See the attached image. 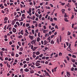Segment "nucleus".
I'll use <instances>...</instances> for the list:
<instances>
[{
  "label": "nucleus",
  "mask_w": 77,
  "mask_h": 77,
  "mask_svg": "<svg viewBox=\"0 0 77 77\" xmlns=\"http://www.w3.org/2000/svg\"><path fill=\"white\" fill-rule=\"evenodd\" d=\"M18 44L19 45V46H21V43L20 42H18Z\"/></svg>",
  "instance_id": "e433bc0d"
},
{
  "label": "nucleus",
  "mask_w": 77,
  "mask_h": 77,
  "mask_svg": "<svg viewBox=\"0 0 77 77\" xmlns=\"http://www.w3.org/2000/svg\"><path fill=\"white\" fill-rule=\"evenodd\" d=\"M40 35H41V34L40 33V32H38V36L39 37H40Z\"/></svg>",
  "instance_id": "774afa93"
},
{
  "label": "nucleus",
  "mask_w": 77,
  "mask_h": 77,
  "mask_svg": "<svg viewBox=\"0 0 77 77\" xmlns=\"http://www.w3.org/2000/svg\"><path fill=\"white\" fill-rule=\"evenodd\" d=\"M26 61H29V60H30V59L29 58H27L26 59Z\"/></svg>",
  "instance_id": "f704fd0d"
},
{
  "label": "nucleus",
  "mask_w": 77,
  "mask_h": 77,
  "mask_svg": "<svg viewBox=\"0 0 77 77\" xmlns=\"http://www.w3.org/2000/svg\"><path fill=\"white\" fill-rule=\"evenodd\" d=\"M71 61L72 62H75V60L74 59H72L71 60Z\"/></svg>",
  "instance_id": "bb28decb"
},
{
  "label": "nucleus",
  "mask_w": 77,
  "mask_h": 77,
  "mask_svg": "<svg viewBox=\"0 0 77 77\" xmlns=\"http://www.w3.org/2000/svg\"><path fill=\"white\" fill-rule=\"evenodd\" d=\"M18 37L19 38H23V36H22V35H20L19 36H18Z\"/></svg>",
  "instance_id": "b1692460"
},
{
  "label": "nucleus",
  "mask_w": 77,
  "mask_h": 77,
  "mask_svg": "<svg viewBox=\"0 0 77 77\" xmlns=\"http://www.w3.org/2000/svg\"><path fill=\"white\" fill-rule=\"evenodd\" d=\"M8 17H5L4 18V21H8Z\"/></svg>",
  "instance_id": "9d476101"
},
{
  "label": "nucleus",
  "mask_w": 77,
  "mask_h": 77,
  "mask_svg": "<svg viewBox=\"0 0 77 77\" xmlns=\"http://www.w3.org/2000/svg\"><path fill=\"white\" fill-rule=\"evenodd\" d=\"M19 50L20 51H23V48L22 47H21L19 48Z\"/></svg>",
  "instance_id": "ddd939ff"
},
{
  "label": "nucleus",
  "mask_w": 77,
  "mask_h": 77,
  "mask_svg": "<svg viewBox=\"0 0 77 77\" xmlns=\"http://www.w3.org/2000/svg\"><path fill=\"white\" fill-rule=\"evenodd\" d=\"M0 66L1 67H3V64H2V63H0Z\"/></svg>",
  "instance_id": "49530a36"
},
{
  "label": "nucleus",
  "mask_w": 77,
  "mask_h": 77,
  "mask_svg": "<svg viewBox=\"0 0 77 77\" xmlns=\"http://www.w3.org/2000/svg\"><path fill=\"white\" fill-rule=\"evenodd\" d=\"M41 23H39L38 24V26L39 27H41Z\"/></svg>",
  "instance_id": "79ce46f5"
},
{
  "label": "nucleus",
  "mask_w": 77,
  "mask_h": 77,
  "mask_svg": "<svg viewBox=\"0 0 77 77\" xmlns=\"http://www.w3.org/2000/svg\"><path fill=\"white\" fill-rule=\"evenodd\" d=\"M32 29H34L35 28V26H34L33 25H32L31 26Z\"/></svg>",
  "instance_id": "052dcab7"
},
{
  "label": "nucleus",
  "mask_w": 77,
  "mask_h": 77,
  "mask_svg": "<svg viewBox=\"0 0 77 77\" xmlns=\"http://www.w3.org/2000/svg\"><path fill=\"white\" fill-rule=\"evenodd\" d=\"M40 54V53H39V51H37L36 53V55H39V54Z\"/></svg>",
  "instance_id": "a211bd4d"
},
{
  "label": "nucleus",
  "mask_w": 77,
  "mask_h": 77,
  "mask_svg": "<svg viewBox=\"0 0 77 77\" xmlns=\"http://www.w3.org/2000/svg\"><path fill=\"white\" fill-rule=\"evenodd\" d=\"M4 53V52L3 51H1L0 52V54L1 56H3V54Z\"/></svg>",
  "instance_id": "1a4fd4ad"
},
{
  "label": "nucleus",
  "mask_w": 77,
  "mask_h": 77,
  "mask_svg": "<svg viewBox=\"0 0 77 77\" xmlns=\"http://www.w3.org/2000/svg\"><path fill=\"white\" fill-rule=\"evenodd\" d=\"M29 38L31 39H33V37L31 35H29Z\"/></svg>",
  "instance_id": "2eb2a0df"
},
{
  "label": "nucleus",
  "mask_w": 77,
  "mask_h": 77,
  "mask_svg": "<svg viewBox=\"0 0 77 77\" xmlns=\"http://www.w3.org/2000/svg\"><path fill=\"white\" fill-rule=\"evenodd\" d=\"M15 65H17V63L14 62L13 63V66H15Z\"/></svg>",
  "instance_id": "864d4df0"
},
{
  "label": "nucleus",
  "mask_w": 77,
  "mask_h": 77,
  "mask_svg": "<svg viewBox=\"0 0 77 77\" xmlns=\"http://www.w3.org/2000/svg\"><path fill=\"white\" fill-rule=\"evenodd\" d=\"M19 56V55H18V54H16V56H15L16 57H18Z\"/></svg>",
  "instance_id": "7c9ffc66"
},
{
  "label": "nucleus",
  "mask_w": 77,
  "mask_h": 77,
  "mask_svg": "<svg viewBox=\"0 0 77 77\" xmlns=\"http://www.w3.org/2000/svg\"><path fill=\"white\" fill-rule=\"evenodd\" d=\"M46 70H47V71H48V72H49V73H50V74H51V71H50V70H49V69H48L47 68H46Z\"/></svg>",
  "instance_id": "6ab92c4d"
},
{
  "label": "nucleus",
  "mask_w": 77,
  "mask_h": 77,
  "mask_svg": "<svg viewBox=\"0 0 77 77\" xmlns=\"http://www.w3.org/2000/svg\"><path fill=\"white\" fill-rule=\"evenodd\" d=\"M30 73L31 74L32 73H34V71H33V70H31V71H30Z\"/></svg>",
  "instance_id": "6e6d98bb"
},
{
  "label": "nucleus",
  "mask_w": 77,
  "mask_h": 77,
  "mask_svg": "<svg viewBox=\"0 0 77 77\" xmlns=\"http://www.w3.org/2000/svg\"><path fill=\"white\" fill-rule=\"evenodd\" d=\"M16 21V19H14V20L12 21V22L11 23V24L12 25H14V24L15 23V22Z\"/></svg>",
  "instance_id": "f03ea898"
},
{
  "label": "nucleus",
  "mask_w": 77,
  "mask_h": 77,
  "mask_svg": "<svg viewBox=\"0 0 77 77\" xmlns=\"http://www.w3.org/2000/svg\"><path fill=\"white\" fill-rule=\"evenodd\" d=\"M32 56L33 57V58H35V57H36V56L35 55V54H33L32 55Z\"/></svg>",
  "instance_id": "c85d7f7f"
},
{
  "label": "nucleus",
  "mask_w": 77,
  "mask_h": 77,
  "mask_svg": "<svg viewBox=\"0 0 77 77\" xmlns=\"http://www.w3.org/2000/svg\"><path fill=\"white\" fill-rule=\"evenodd\" d=\"M28 34L27 33H25L24 34V36H28Z\"/></svg>",
  "instance_id": "37998d69"
},
{
  "label": "nucleus",
  "mask_w": 77,
  "mask_h": 77,
  "mask_svg": "<svg viewBox=\"0 0 77 77\" xmlns=\"http://www.w3.org/2000/svg\"><path fill=\"white\" fill-rule=\"evenodd\" d=\"M51 44H54V42L53 40H52L51 42Z\"/></svg>",
  "instance_id": "f3484780"
},
{
  "label": "nucleus",
  "mask_w": 77,
  "mask_h": 77,
  "mask_svg": "<svg viewBox=\"0 0 77 77\" xmlns=\"http://www.w3.org/2000/svg\"><path fill=\"white\" fill-rule=\"evenodd\" d=\"M28 65L29 66H32V63H30L29 64H28Z\"/></svg>",
  "instance_id": "3c124183"
},
{
  "label": "nucleus",
  "mask_w": 77,
  "mask_h": 77,
  "mask_svg": "<svg viewBox=\"0 0 77 77\" xmlns=\"http://www.w3.org/2000/svg\"><path fill=\"white\" fill-rule=\"evenodd\" d=\"M45 74L46 76H49V77H50L51 76L49 75V73H48V72H46V73H45Z\"/></svg>",
  "instance_id": "7ed1b4c3"
},
{
  "label": "nucleus",
  "mask_w": 77,
  "mask_h": 77,
  "mask_svg": "<svg viewBox=\"0 0 77 77\" xmlns=\"http://www.w3.org/2000/svg\"><path fill=\"white\" fill-rule=\"evenodd\" d=\"M29 12L31 13V12H32V9H31V8L29 9Z\"/></svg>",
  "instance_id": "4d7b16f0"
},
{
  "label": "nucleus",
  "mask_w": 77,
  "mask_h": 77,
  "mask_svg": "<svg viewBox=\"0 0 77 77\" xmlns=\"http://www.w3.org/2000/svg\"><path fill=\"white\" fill-rule=\"evenodd\" d=\"M29 47H31V49H32V50L33 49V45H31V44H30L29 46Z\"/></svg>",
  "instance_id": "0eeeda50"
},
{
  "label": "nucleus",
  "mask_w": 77,
  "mask_h": 77,
  "mask_svg": "<svg viewBox=\"0 0 77 77\" xmlns=\"http://www.w3.org/2000/svg\"><path fill=\"white\" fill-rule=\"evenodd\" d=\"M57 67H55L54 68V72H56V69H57Z\"/></svg>",
  "instance_id": "de8ad7c7"
},
{
  "label": "nucleus",
  "mask_w": 77,
  "mask_h": 77,
  "mask_svg": "<svg viewBox=\"0 0 77 77\" xmlns=\"http://www.w3.org/2000/svg\"><path fill=\"white\" fill-rule=\"evenodd\" d=\"M36 40H33V41H32L31 42V43L32 45L35 44V45H36Z\"/></svg>",
  "instance_id": "f257e3e1"
},
{
  "label": "nucleus",
  "mask_w": 77,
  "mask_h": 77,
  "mask_svg": "<svg viewBox=\"0 0 77 77\" xmlns=\"http://www.w3.org/2000/svg\"><path fill=\"white\" fill-rule=\"evenodd\" d=\"M40 65V63H37V62H36L35 63V66H39Z\"/></svg>",
  "instance_id": "39448f33"
},
{
  "label": "nucleus",
  "mask_w": 77,
  "mask_h": 77,
  "mask_svg": "<svg viewBox=\"0 0 77 77\" xmlns=\"http://www.w3.org/2000/svg\"><path fill=\"white\" fill-rule=\"evenodd\" d=\"M20 33L21 35H23V30H22L20 32Z\"/></svg>",
  "instance_id": "72a5a7b5"
},
{
  "label": "nucleus",
  "mask_w": 77,
  "mask_h": 77,
  "mask_svg": "<svg viewBox=\"0 0 77 77\" xmlns=\"http://www.w3.org/2000/svg\"><path fill=\"white\" fill-rule=\"evenodd\" d=\"M25 32L26 33H27V34H28V35H29V32H28V31L27 30V29H26L25 31Z\"/></svg>",
  "instance_id": "c9c22d12"
},
{
  "label": "nucleus",
  "mask_w": 77,
  "mask_h": 77,
  "mask_svg": "<svg viewBox=\"0 0 77 77\" xmlns=\"http://www.w3.org/2000/svg\"><path fill=\"white\" fill-rule=\"evenodd\" d=\"M22 54H23V53H22V52H19V55H21Z\"/></svg>",
  "instance_id": "5fc2aeb1"
},
{
  "label": "nucleus",
  "mask_w": 77,
  "mask_h": 77,
  "mask_svg": "<svg viewBox=\"0 0 77 77\" xmlns=\"http://www.w3.org/2000/svg\"><path fill=\"white\" fill-rule=\"evenodd\" d=\"M40 40V38L39 37H38L37 38V42H39V41Z\"/></svg>",
  "instance_id": "c756f323"
},
{
  "label": "nucleus",
  "mask_w": 77,
  "mask_h": 77,
  "mask_svg": "<svg viewBox=\"0 0 77 77\" xmlns=\"http://www.w3.org/2000/svg\"><path fill=\"white\" fill-rule=\"evenodd\" d=\"M29 71V69H28L27 68H26L24 69V71H25V72H28Z\"/></svg>",
  "instance_id": "423d86ee"
},
{
  "label": "nucleus",
  "mask_w": 77,
  "mask_h": 77,
  "mask_svg": "<svg viewBox=\"0 0 77 77\" xmlns=\"http://www.w3.org/2000/svg\"><path fill=\"white\" fill-rule=\"evenodd\" d=\"M66 58H67V60L69 61V57L68 56H67Z\"/></svg>",
  "instance_id": "2f4dec72"
},
{
  "label": "nucleus",
  "mask_w": 77,
  "mask_h": 77,
  "mask_svg": "<svg viewBox=\"0 0 77 77\" xmlns=\"http://www.w3.org/2000/svg\"><path fill=\"white\" fill-rule=\"evenodd\" d=\"M17 13H18V14H20V15H19L20 17V16H21V12H18Z\"/></svg>",
  "instance_id": "603ef678"
},
{
  "label": "nucleus",
  "mask_w": 77,
  "mask_h": 77,
  "mask_svg": "<svg viewBox=\"0 0 77 77\" xmlns=\"http://www.w3.org/2000/svg\"><path fill=\"white\" fill-rule=\"evenodd\" d=\"M7 66H8V68H10L11 67V65L9 64V63H7Z\"/></svg>",
  "instance_id": "f8f14e48"
},
{
  "label": "nucleus",
  "mask_w": 77,
  "mask_h": 77,
  "mask_svg": "<svg viewBox=\"0 0 77 77\" xmlns=\"http://www.w3.org/2000/svg\"><path fill=\"white\" fill-rule=\"evenodd\" d=\"M16 24H17L18 26H20V23H19V22H16Z\"/></svg>",
  "instance_id": "a878e982"
},
{
  "label": "nucleus",
  "mask_w": 77,
  "mask_h": 77,
  "mask_svg": "<svg viewBox=\"0 0 77 77\" xmlns=\"http://www.w3.org/2000/svg\"><path fill=\"white\" fill-rule=\"evenodd\" d=\"M27 66V64H25L24 66H23V67L24 68H26Z\"/></svg>",
  "instance_id": "e2e57ef3"
},
{
  "label": "nucleus",
  "mask_w": 77,
  "mask_h": 77,
  "mask_svg": "<svg viewBox=\"0 0 77 77\" xmlns=\"http://www.w3.org/2000/svg\"><path fill=\"white\" fill-rule=\"evenodd\" d=\"M12 53H11V55L12 56H15V54L14 53L13 51L12 52Z\"/></svg>",
  "instance_id": "aec40b11"
},
{
  "label": "nucleus",
  "mask_w": 77,
  "mask_h": 77,
  "mask_svg": "<svg viewBox=\"0 0 77 77\" xmlns=\"http://www.w3.org/2000/svg\"><path fill=\"white\" fill-rule=\"evenodd\" d=\"M65 10L64 9H62V13L64 14H65Z\"/></svg>",
  "instance_id": "4468645a"
},
{
  "label": "nucleus",
  "mask_w": 77,
  "mask_h": 77,
  "mask_svg": "<svg viewBox=\"0 0 77 77\" xmlns=\"http://www.w3.org/2000/svg\"><path fill=\"white\" fill-rule=\"evenodd\" d=\"M72 57H73V58H76V56L75 55H72Z\"/></svg>",
  "instance_id": "473e14b6"
},
{
  "label": "nucleus",
  "mask_w": 77,
  "mask_h": 77,
  "mask_svg": "<svg viewBox=\"0 0 77 77\" xmlns=\"http://www.w3.org/2000/svg\"><path fill=\"white\" fill-rule=\"evenodd\" d=\"M37 48L36 47H34L33 49H32L33 51H35L36 50V49Z\"/></svg>",
  "instance_id": "dca6fc26"
},
{
  "label": "nucleus",
  "mask_w": 77,
  "mask_h": 77,
  "mask_svg": "<svg viewBox=\"0 0 77 77\" xmlns=\"http://www.w3.org/2000/svg\"><path fill=\"white\" fill-rule=\"evenodd\" d=\"M44 45H47V43H48V42L46 40H45L44 41Z\"/></svg>",
  "instance_id": "9b49d317"
},
{
  "label": "nucleus",
  "mask_w": 77,
  "mask_h": 77,
  "mask_svg": "<svg viewBox=\"0 0 77 77\" xmlns=\"http://www.w3.org/2000/svg\"><path fill=\"white\" fill-rule=\"evenodd\" d=\"M42 59L43 60H45V57H42Z\"/></svg>",
  "instance_id": "c03bdc74"
},
{
  "label": "nucleus",
  "mask_w": 77,
  "mask_h": 77,
  "mask_svg": "<svg viewBox=\"0 0 77 77\" xmlns=\"http://www.w3.org/2000/svg\"><path fill=\"white\" fill-rule=\"evenodd\" d=\"M9 31H11L12 30V28L10 27L9 29Z\"/></svg>",
  "instance_id": "bf43d9fd"
},
{
  "label": "nucleus",
  "mask_w": 77,
  "mask_h": 77,
  "mask_svg": "<svg viewBox=\"0 0 77 77\" xmlns=\"http://www.w3.org/2000/svg\"><path fill=\"white\" fill-rule=\"evenodd\" d=\"M29 23H27L26 24V27H28V26H29Z\"/></svg>",
  "instance_id": "13d9d810"
},
{
  "label": "nucleus",
  "mask_w": 77,
  "mask_h": 77,
  "mask_svg": "<svg viewBox=\"0 0 77 77\" xmlns=\"http://www.w3.org/2000/svg\"><path fill=\"white\" fill-rule=\"evenodd\" d=\"M57 44H59V38H57L56 41Z\"/></svg>",
  "instance_id": "4be33fe9"
},
{
  "label": "nucleus",
  "mask_w": 77,
  "mask_h": 77,
  "mask_svg": "<svg viewBox=\"0 0 77 77\" xmlns=\"http://www.w3.org/2000/svg\"><path fill=\"white\" fill-rule=\"evenodd\" d=\"M0 59L1 60H2V61H3V60H4L3 59V57H0Z\"/></svg>",
  "instance_id": "393cba45"
},
{
  "label": "nucleus",
  "mask_w": 77,
  "mask_h": 77,
  "mask_svg": "<svg viewBox=\"0 0 77 77\" xmlns=\"http://www.w3.org/2000/svg\"><path fill=\"white\" fill-rule=\"evenodd\" d=\"M70 4H69V3H68V5H67V7H70Z\"/></svg>",
  "instance_id": "0e129e2a"
},
{
  "label": "nucleus",
  "mask_w": 77,
  "mask_h": 77,
  "mask_svg": "<svg viewBox=\"0 0 77 77\" xmlns=\"http://www.w3.org/2000/svg\"><path fill=\"white\" fill-rule=\"evenodd\" d=\"M46 32H47V30H45L44 29L43 30V32L44 33H46Z\"/></svg>",
  "instance_id": "ea45409f"
},
{
  "label": "nucleus",
  "mask_w": 77,
  "mask_h": 77,
  "mask_svg": "<svg viewBox=\"0 0 77 77\" xmlns=\"http://www.w3.org/2000/svg\"><path fill=\"white\" fill-rule=\"evenodd\" d=\"M59 55L60 56H62V53L61 52H60L59 53Z\"/></svg>",
  "instance_id": "4c0bfd02"
},
{
  "label": "nucleus",
  "mask_w": 77,
  "mask_h": 77,
  "mask_svg": "<svg viewBox=\"0 0 77 77\" xmlns=\"http://www.w3.org/2000/svg\"><path fill=\"white\" fill-rule=\"evenodd\" d=\"M49 36V35H48V33H47L45 35V38H47V36Z\"/></svg>",
  "instance_id": "cd10ccee"
},
{
  "label": "nucleus",
  "mask_w": 77,
  "mask_h": 77,
  "mask_svg": "<svg viewBox=\"0 0 77 77\" xmlns=\"http://www.w3.org/2000/svg\"><path fill=\"white\" fill-rule=\"evenodd\" d=\"M39 58V56H37L35 58L36 60L38 59Z\"/></svg>",
  "instance_id": "58836bf2"
},
{
  "label": "nucleus",
  "mask_w": 77,
  "mask_h": 77,
  "mask_svg": "<svg viewBox=\"0 0 77 77\" xmlns=\"http://www.w3.org/2000/svg\"><path fill=\"white\" fill-rule=\"evenodd\" d=\"M17 12H14V16H16V15H17Z\"/></svg>",
  "instance_id": "338daca9"
},
{
  "label": "nucleus",
  "mask_w": 77,
  "mask_h": 77,
  "mask_svg": "<svg viewBox=\"0 0 77 77\" xmlns=\"http://www.w3.org/2000/svg\"><path fill=\"white\" fill-rule=\"evenodd\" d=\"M31 67L32 68H33V69H34L35 68V66H33V65H32L31 66Z\"/></svg>",
  "instance_id": "a19ab883"
},
{
  "label": "nucleus",
  "mask_w": 77,
  "mask_h": 77,
  "mask_svg": "<svg viewBox=\"0 0 77 77\" xmlns=\"http://www.w3.org/2000/svg\"><path fill=\"white\" fill-rule=\"evenodd\" d=\"M64 20L66 22H68L69 21L68 20V18H65Z\"/></svg>",
  "instance_id": "412c9836"
},
{
  "label": "nucleus",
  "mask_w": 77,
  "mask_h": 77,
  "mask_svg": "<svg viewBox=\"0 0 77 77\" xmlns=\"http://www.w3.org/2000/svg\"><path fill=\"white\" fill-rule=\"evenodd\" d=\"M67 75L68 76V77H69L71 75H70V74H69V73L68 72H67Z\"/></svg>",
  "instance_id": "6e6552de"
},
{
  "label": "nucleus",
  "mask_w": 77,
  "mask_h": 77,
  "mask_svg": "<svg viewBox=\"0 0 77 77\" xmlns=\"http://www.w3.org/2000/svg\"><path fill=\"white\" fill-rule=\"evenodd\" d=\"M64 18H66V17H67V15H66V13H65L64 16Z\"/></svg>",
  "instance_id": "09e8293b"
},
{
  "label": "nucleus",
  "mask_w": 77,
  "mask_h": 77,
  "mask_svg": "<svg viewBox=\"0 0 77 77\" xmlns=\"http://www.w3.org/2000/svg\"><path fill=\"white\" fill-rule=\"evenodd\" d=\"M74 24L73 23L72 24V28H74Z\"/></svg>",
  "instance_id": "680f3d73"
},
{
  "label": "nucleus",
  "mask_w": 77,
  "mask_h": 77,
  "mask_svg": "<svg viewBox=\"0 0 77 77\" xmlns=\"http://www.w3.org/2000/svg\"><path fill=\"white\" fill-rule=\"evenodd\" d=\"M1 50L2 51H5V48H2L1 49Z\"/></svg>",
  "instance_id": "a18cd8bd"
},
{
  "label": "nucleus",
  "mask_w": 77,
  "mask_h": 77,
  "mask_svg": "<svg viewBox=\"0 0 77 77\" xmlns=\"http://www.w3.org/2000/svg\"><path fill=\"white\" fill-rule=\"evenodd\" d=\"M74 67H72L71 68V71H74Z\"/></svg>",
  "instance_id": "69168bd1"
},
{
  "label": "nucleus",
  "mask_w": 77,
  "mask_h": 77,
  "mask_svg": "<svg viewBox=\"0 0 77 77\" xmlns=\"http://www.w3.org/2000/svg\"><path fill=\"white\" fill-rule=\"evenodd\" d=\"M8 59H9V58H8L7 57H6L5 58V60H8Z\"/></svg>",
  "instance_id": "8fccbe9b"
},
{
  "label": "nucleus",
  "mask_w": 77,
  "mask_h": 77,
  "mask_svg": "<svg viewBox=\"0 0 77 77\" xmlns=\"http://www.w3.org/2000/svg\"><path fill=\"white\" fill-rule=\"evenodd\" d=\"M12 31L14 33H15L17 32V29L15 28H13L12 29Z\"/></svg>",
  "instance_id": "20e7f679"
},
{
  "label": "nucleus",
  "mask_w": 77,
  "mask_h": 77,
  "mask_svg": "<svg viewBox=\"0 0 77 77\" xmlns=\"http://www.w3.org/2000/svg\"><path fill=\"white\" fill-rule=\"evenodd\" d=\"M39 57H42L43 56V54H41L40 55H38Z\"/></svg>",
  "instance_id": "5701e85b"
}]
</instances>
